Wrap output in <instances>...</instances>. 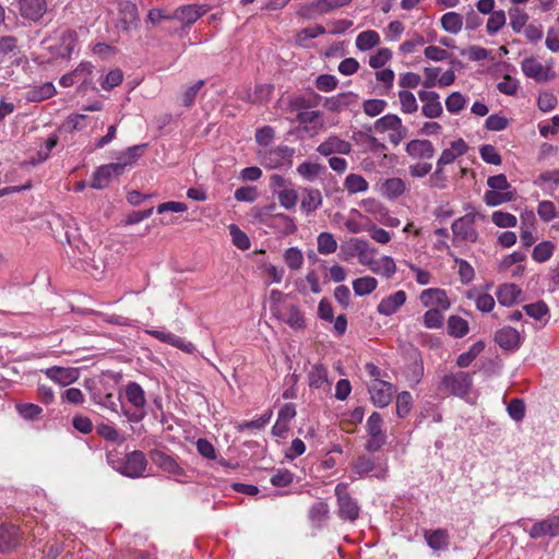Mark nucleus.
I'll return each mask as SVG.
<instances>
[{"label": "nucleus", "mask_w": 559, "mask_h": 559, "mask_svg": "<svg viewBox=\"0 0 559 559\" xmlns=\"http://www.w3.org/2000/svg\"><path fill=\"white\" fill-rule=\"evenodd\" d=\"M352 0H314L309 4H301L297 14L305 19L328 14L336 9L348 5Z\"/></svg>", "instance_id": "423d86ee"}, {"label": "nucleus", "mask_w": 559, "mask_h": 559, "mask_svg": "<svg viewBox=\"0 0 559 559\" xmlns=\"http://www.w3.org/2000/svg\"><path fill=\"white\" fill-rule=\"evenodd\" d=\"M328 514L329 506L326 502L323 501L314 503L309 511V516L311 521L318 523V525H320L324 520H326Z\"/></svg>", "instance_id": "680f3d73"}, {"label": "nucleus", "mask_w": 559, "mask_h": 559, "mask_svg": "<svg viewBox=\"0 0 559 559\" xmlns=\"http://www.w3.org/2000/svg\"><path fill=\"white\" fill-rule=\"evenodd\" d=\"M344 187L350 194H354L367 191L369 186L362 176L349 174L344 180Z\"/></svg>", "instance_id": "4c0bfd02"}, {"label": "nucleus", "mask_w": 559, "mask_h": 559, "mask_svg": "<svg viewBox=\"0 0 559 559\" xmlns=\"http://www.w3.org/2000/svg\"><path fill=\"white\" fill-rule=\"evenodd\" d=\"M76 33L71 29L63 31L58 43L48 47L52 56L58 58H69L76 46Z\"/></svg>", "instance_id": "f8f14e48"}, {"label": "nucleus", "mask_w": 559, "mask_h": 559, "mask_svg": "<svg viewBox=\"0 0 559 559\" xmlns=\"http://www.w3.org/2000/svg\"><path fill=\"white\" fill-rule=\"evenodd\" d=\"M507 411L509 416L515 421H521L525 416V405L520 399L511 400Z\"/></svg>", "instance_id": "69168bd1"}, {"label": "nucleus", "mask_w": 559, "mask_h": 559, "mask_svg": "<svg viewBox=\"0 0 559 559\" xmlns=\"http://www.w3.org/2000/svg\"><path fill=\"white\" fill-rule=\"evenodd\" d=\"M124 399L129 407L120 403L121 414L130 423H139L146 416V396L142 386L136 382H128L124 388Z\"/></svg>", "instance_id": "f257e3e1"}, {"label": "nucleus", "mask_w": 559, "mask_h": 559, "mask_svg": "<svg viewBox=\"0 0 559 559\" xmlns=\"http://www.w3.org/2000/svg\"><path fill=\"white\" fill-rule=\"evenodd\" d=\"M407 154L413 158L430 159L435 155V147L429 140H412L406 145Z\"/></svg>", "instance_id": "393cba45"}, {"label": "nucleus", "mask_w": 559, "mask_h": 559, "mask_svg": "<svg viewBox=\"0 0 559 559\" xmlns=\"http://www.w3.org/2000/svg\"><path fill=\"white\" fill-rule=\"evenodd\" d=\"M228 228L233 239V243L241 250L249 249L250 240L248 236L235 224L229 225Z\"/></svg>", "instance_id": "4d7b16f0"}, {"label": "nucleus", "mask_w": 559, "mask_h": 559, "mask_svg": "<svg viewBox=\"0 0 559 559\" xmlns=\"http://www.w3.org/2000/svg\"><path fill=\"white\" fill-rule=\"evenodd\" d=\"M348 249L345 260L357 255V258L366 251L370 245L367 240L361 238H350L347 242Z\"/></svg>", "instance_id": "5fc2aeb1"}, {"label": "nucleus", "mask_w": 559, "mask_h": 559, "mask_svg": "<svg viewBox=\"0 0 559 559\" xmlns=\"http://www.w3.org/2000/svg\"><path fill=\"white\" fill-rule=\"evenodd\" d=\"M418 97L424 103L421 112L425 117L432 119L442 115L443 108L438 93L433 91H419Z\"/></svg>", "instance_id": "dca6fc26"}, {"label": "nucleus", "mask_w": 559, "mask_h": 559, "mask_svg": "<svg viewBox=\"0 0 559 559\" xmlns=\"http://www.w3.org/2000/svg\"><path fill=\"white\" fill-rule=\"evenodd\" d=\"M444 317L439 309L432 308L424 314V325L427 329H439L443 325Z\"/></svg>", "instance_id": "6e6d98bb"}, {"label": "nucleus", "mask_w": 559, "mask_h": 559, "mask_svg": "<svg viewBox=\"0 0 559 559\" xmlns=\"http://www.w3.org/2000/svg\"><path fill=\"white\" fill-rule=\"evenodd\" d=\"M271 311L278 320L286 322L294 330H301L306 326V320L299 308L295 305H290L287 308V317L281 313L277 306H272Z\"/></svg>", "instance_id": "aec40b11"}, {"label": "nucleus", "mask_w": 559, "mask_h": 559, "mask_svg": "<svg viewBox=\"0 0 559 559\" xmlns=\"http://www.w3.org/2000/svg\"><path fill=\"white\" fill-rule=\"evenodd\" d=\"M485 221L486 216L479 212L472 211L455 219L451 229L455 239L461 241L477 242L479 234L475 228L476 221Z\"/></svg>", "instance_id": "7ed1b4c3"}, {"label": "nucleus", "mask_w": 559, "mask_h": 559, "mask_svg": "<svg viewBox=\"0 0 559 559\" xmlns=\"http://www.w3.org/2000/svg\"><path fill=\"white\" fill-rule=\"evenodd\" d=\"M97 433L104 439L122 443L124 441V436L118 429H116L112 425L109 424H99L96 427Z\"/></svg>", "instance_id": "c03bdc74"}, {"label": "nucleus", "mask_w": 559, "mask_h": 559, "mask_svg": "<svg viewBox=\"0 0 559 559\" xmlns=\"http://www.w3.org/2000/svg\"><path fill=\"white\" fill-rule=\"evenodd\" d=\"M522 294V289L512 283H504L500 285L496 292L498 302L504 307L514 305Z\"/></svg>", "instance_id": "bb28decb"}, {"label": "nucleus", "mask_w": 559, "mask_h": 559, "mask_svg": "<svg viewBox=\"0 0 559 559\" xmlns=\"http://www.w3.org/2000/svg\"><path fill=\"white\" fill-rule=\"evenodd\" d=\"M147 144L133 145L128 147L118 158L117 164L123 166V173L128 166H132L143 154Z\"/></svg>", "instance_id": "7c9ffc66"}, {"label": "nucleus", "mask_w": 559, "mask_h": 559, "mask_svg": "<svg viewBox=\"0 0 559 559\" xmlns=\"http://www.w3.org/2000/svg\"><path fill=\"white\" fill-rule=\"evenodd\" d=\"M314 104L311 103L309 99H307L304 96H294L289 98L287 104V111L288 112H296L304 111L310 107H312Z\"/></svg>", "instance_id": "338daca9"}, {"label": "nucleus", "mask_w": 559, "mask_h": 559, "mask_svg": "<svg viewBox=\"0 0 559 559\" xmlns=\"http://www.w3.org/2000/svg\"><path fill=\"white\" fill-rule=\"evenodd\" d=\"M514 199V192L512 191H491L488 190L484 194V202L488 206H498L503 203L510 202Z\"/></svg>", "instance_id": "72a5a7b5"}, {"label": "nucleus", "mask_w": 559, "mask_h": 559, "mask_svg": "<svg viewBox=\"0 0 559 559\" xmlns=\"http://www.w3.org/2000/svg\"><path fill=\"white\" fill-rule=\"evenodd\" d=\"M295 148L287 145L265 147L259 152L261 164L270 169L292 167Z\"/></svg>", "instance_id": "20e7f679"}, {"label": "nucleus", "mask_w": 559, "mask_h": 559, "mask_svg": "<svg viewBox=\"0 0 559 559\" xmlns=\"http://www.w3.org/2000/svg\"><path fill=\"white\" fill-rule=\"evenodd\" d=\"M277 198L280 204L286 210H292L296 206L298 194L295 189L290 186L288 188L282 189L277 192Z\"/></svg>", "instance_id": "3c124183"}, {"label": "nucleus", "mask_w": 559, "mask_h": 559, "mask_svg": "<svg viewBox=\"0 0 559 559\" xmlns=\"http://www.w3.org/2000/svg\"><path fill=\"white\" fill-rule=\"evenodd\" d=\"M350 143L335 135L329 136L317 148V152L323 156H330L332 154L347 155L350 153Z\"/></svg>", "instance_id": "a211bd4d"}, {"label": "nucleus", "mask_w": 559, "mask_h": 559, "mask_svg": "<svg viewBox=\"0 0 559 559\" xmlns=\"http://www.w3.org/2000/svg\"><path fill=\"white\" fill-rule=\"evenodd\" d=\"M405 190V181L397 177L385 179L380 186V193L389 200L397 199Z\"/></svg>", "instance_id": "c85d7f7f"}, {"label": "nucleus", "mask_w": 559, "mask_h": 559, "mask_svg": "<svg viewBox=\"0 0 559 559\" xmlns=\"http://www.w3.org/2000/svg\"><path fill=\"white\" fill-rule=\"evenodd\" d=\"M555 246L551 241H543L536 245L532 252V258L539 263L548 261L554 253Z\"/></svg>", "instance_id": "79ce46f5"}, {"label": "nucleus", "mask_w": 559, "mask_h": 559, "mask_svg": "<svg viewBox=\"0 0 559 559\" xmlns=\"http://www.w3.org/2000/svg\"><path fill=\"white\" fill-rule=\"evenodd\" d=\"M413 405V397L409 392L403 391L396 397V414L399 417H405Z\"/></svg>", "instance_id": "13d9d810"}, {"label": "nucleus", "mask_w": 559, "mask_h": 559, "mask_svg": "<svg viewBox=\"0 0 559 559\" xmlns=\"http://www.w3.org/2000/svg\"><path fill=\"white\" fill-rule=\"evenodd\" d=\"M371 401L377 407L388 406L393 396V385L381 379H372L368 384Z\"/></svg>", "instance_id": "1a4fd4ad"}, {"label": "nucleus", "mask_w": 559, "mask_h": 559, "mask_svg": "<svg viewBox=\"0 0 559 559\" xmlns=\"http://www.w3.org/2000/svg\"><path fill=\"white\" fill-rule=\"evenodd\" d=\"M123 174V166L117 163L103 165L96 169L93 175L91 187L94 189L106 188L112 178H117Z\"/></svg>", "instance_id": "9d476101"}, {"label": "nucleus", "mask_w": 559, "mask_h": 559, "mask_svg": "<svg viewBox=\"0 0 559 559\" xmlns=\"http://www.w3.org/2000/svg\"><path fill=\"white\" fill-rule=\"evenodd\" d=\"M472 384V374L465 371L445 374L441 381L442 389L460 397L469 393Z\"/></svg>", "instance_id": "0eeeda50"}, {"label": "nucleus", "mask_w": 559, "mask_h": 559, "mask_svg": "<svg viewBox=\"0 0 559 559\" xmlns=\"http://www.w3.org/2000/svg\"><path fill=\"white\" fill-rule=\"evenodd\" d=\"M352 97V93H341L336 96L326 98L323 105L329 111L337 112L349 105Z\"/></svg>", "instance_id": "a19ab883"}, {"label": "nucleus", "mask_w": 559, "mask_h": 559, "mask_svg": "<svg viewBox=\"0 0 559 559\" xmlns=\"http://www.w3.org/2000/svg\"><path fill=\"white\" fill-rule=\"evenodd\" d=\"M530 537L537 539L544 536L556 537L559 536V518H547L543 521L536 522L528 532Z\"/></svg>", "instance_id": "f3484780"}, {"label": "nucleus", "mask_w": 559, "mask_h": 559, "mask_svg": "<svg viewBox=\"0 0 559 559\" xmlns=\"http://www.w3.org/2000/svg\"><path fill=\"white\" fill-rule=\"evenodd\" d=\"M419 299L425 307L438 306L442 310L450 308L449 298L445 292L440 288H428L423 290Z\"/></svg>", "instance_id": "4be33fe9"}, {"label": "nucleus", "mask_w": 559, "mask_h": 559, "mask_svg": "<svg viewBox=\"0 0 559 559\" xmlns=\"http://www.w3.org/2000/svg\"><path fill=\"white\" fill-rule=\"evenodd\" d=\"M480 156L487 164L500 165L502 162L496 147L490 144H485L480 147Z\"/></svg>", "instance_id": "774afa93"}, {"label": "nucleus", "mask_w": 559, "mask_h": 559, "mask_svg": "<svg viewBox=\"0 0 559 559\" xmlns=\"http://www.w3.org/2000/svg\"><path fill=\"white\" fill-rule=\"evenodd\" d=\"M424 537L433 550H445L450 544L449 533L442 528L425 531Z\"/></svg>", "instance_id": "cd10ccee"}, {"label": "nucleus", "mask_w": 559, "mask_h": 559, "mask_svg": "<svg viewBox=\"0 0 559 559\" xmlns=\"http://www.w3.org/2000/svg\"><path fill=\"white\" fill-rule=\"evenodd\" d=\"M379 34L376 31L371 29L361 32L356 38V47L361 51L369 50L374 46L379 45Z\"/></svg>", "instance_id": "f704fd0d"}, {"label": "nucleus", "mask_w": 559, "mask_h": 559, "mask_svg": "<svg viewBox=\"0 0 559 559\" xmlns=\"http://www.w3.org/2000/svg\"><path fill=\"white\" fill-rule=\"evenodd\" d=\"M527 316L535 320H542L549 312L548 306L544 301H537L524 306Z\"/></svg>", "instance_id": "052dcab7"}, {"label": "nucleus", "mask_w": 559, "mask_h": 559, "mask_svg": "<svg viewBox=\"0 0 559 559\" xmlns=\"http://www.w3.org/2000/svg\"><path fill=\"white\" fill-rule=\"evenodd\" d=\"M405 301L406 293L404 290H397L394 294L383 298L379 302L377 310L380 314L392 316L405 304Z\"/></svg>", "instance_id": "5701e85b"}, {"label": "nucleus", "mask_w": 559, "mask_h": 559, "mask_svg": "<svg viewBox=\"0 0 559 559\" xmlns=\"http://www.w3.org/2000/svg\"><path fill=\"white\" fill-rule=\"evenodd\" d=\"M44 372L51 381L63 386L75 382L79 378V370L76 368L53 366L47 368Z\"/></svg>", "instance_id": "6ab92c4d"}, {"label": "nucleus", "mask_w": 559, "mask_h": 559, "mask_svg": "<svg viewBox=\"0 0 559 559\" xmlns=\"http://www.w3.org/2000/svg\"><path fill=\"white\" fill-rule=\"evenodd\" d=\"M16 411L26 420H38L43 413V408L33 403L17 404Z\"/></svg>", "instance_id": "de8ad7c7"}, {"label": "nucleus", "mask_w": 559, "mask_h": 559, "mask_svg": "<svg viewBox=\"0 0 559 559\" xmlns=\"http://www.w3.org/2000/svg\"><path fill=\"white\" fill-rule=\"evenodd\" d=\"M19 11L23 19L37 22L47 11L46 0H19Z\"/></svg>", "instance_id": "2eb2a0df"}, {"label": "nucleus", "mask_w": 559, "mask_h": 559, "mask_svg": "<svg viewBox=\"0 0 559 559\" xmlns=\"http://www.w3.org/2000/svg\"><path fill=\"white\" fill-rule=\"evenodd\" d=\"M93 400L97 405L117 415H122L119 412L120 403H122L121 394H119L118 397H115L111 392H108L106 389L98 388L93 391Z\"/></svg>", "instance_id": "412c9836"}, {"label": "nucleus", "mask_w": 559, "mask_h": 559, "mask_svg": "<svg viewBox=\"0 0 559 559\" xmlns=\"http://www.w3.org/2000/svg\"><path fill=\"white\" fill-rule=\"evenodd\" d=\"M521 68L523 73L537 82H545L548 80L547 69L536 58L531 57L522 61Z\"/></svg>", "instance_id": "a878e982"}, {"label": "nucleus", "mask_w": 559, "mask_h": 559, "mask_svg": "<svg viewBox=\"0 0 559 559\" xmlns=\"http://www.w3.org/2000/svg\"><path fill=\"white\" fill-rule=\"evenodd\" d=\"M56 93V88L52 83L47 82L40 86L31 88L26 94V99L29 102H43L50 98Z\"/></svg>", "instance_id": "2f4dec72"}, {"label": "nucleus", "mask_w": 559, "mask_h": 559, "mask_svg": "<svg viewBox=\"0 0 559 559\" xmlns=\"http://www.w3.org/2000/svg\"><path fill=\"white\" fill-rule=\"evenodd\" d=\"M392 58V52L389 48H380L374 55L369 58V66L373 69L382 68Z\"/></svg>", "instance_id": "0e129e2a"}, {"label": "nucleus", "mask_w": 559, "mask_h": 559, "mask_svg": "<svg viewBox=\"0 0 559 559\" xmlns=\"http://www.w3.org/2000/svg\"><path fill=\"white\" fill-rule=\"evenodd\" d=\"M122 80H123L122 71L120 69H115L105 75V78L100 82V86L105 91H110L114 87L120 85Z\"/></svg>", "instance_id": "bf43d9fd"}, {"label": "nucleus", "mask_w": 559, "mask_h": 559, "mask_svg": "<svg viewBox=\"0 0 559 559\" xmlns=\"http://www.w3.org/2000/svg\"><path fill=\"white\" fill-rule=\"evenodd\" d=\"M22 542L20 528L12 524L0 525V551L9 552L15 549Z\"/></svg>", "instance_id": "4468645a"}, {"label": "nucleus", "mask_w": 559, "mask_h": 559, "mask_svg": "<svg viewBox=\"0 0 559 559\" xmlns=\"http://www.w3.org/2000/svg\"><path fill=\"white\" fill-rule=\"evenodd\" d=\"M492 223L500 228L515 227L518 219L516 217L507 212L496 211L491 215Z\"/></svg>", "instance_id": "603ef678"}, {"label": "nucleus", "mask_w": 559, "mask_h": 559, "mask_svg": "<svg viewBox=\"0 0 559 559\" xmlns=\"http://www.w3.org/2000/svg\"><path fill=\"white\" fill-rule=\"evenodd\" d=\"M353 471L359 477L372 476L378 479H385L389 467L386 459L379 461L368 455H360L354 462Z\"/></svg>", "instance_id": "39448f33"}, {"label": "nucleus", "mask_w": 559, "mask_h": 559, "mask_svg": "<svg viewBox=\"0 0 559 559\" xmlns=\"http://www.w3.org/2000/svg\"><path fill=\"white\" fill-rule=\"evenodd\" d=\"M448 332L453 337H463L468 332V323L461 317L451 316L448 321Z\"/></svg>", "instance_id": "ea45409f"}, {"label": "nucleus", "mask_w": 559, "mask_h": 559, "mask_svg": "<svg viewBox=\"0 0 559 559\" xmlns=\"http://www.w3.org/2000/svg\"><path fill=\"white\" fill-rule=\"evenodd\" d=\"M508 13L510 16V25L512 29L515 33H520L528 21V14L518 7L510 8Z\"/></svg>", "instance_id": "58836bf2"}, {"label": "nucleus", "mask_w": 559, "mask_h": 559, "mask_svg": "<svg viewBox=\"0 0 559 559\" xmlns=\"http://www.w3.org/2000/svg\"><path fill=\"white\" fill-rule=\"evenodd\" d=\"M378 286V281L371 276L356 278L353 282V289L357 296L371 294Z\"/></svg>", "instance_id": "e433bc0d"}, {"label": "nucleus", "mask_w": 559, "mask_h": 559, "mask_svg": "<svg viewBox=\"0 0 559 559\" xmlns=\"http://www.w3.org/2000/svg\"><path fill=\"white\" fill-rule=\"evenodd\" d=\"M284 261L290 270H299L304 264V255L297 247H290L285 250Z\"/></svg>", "instance_id": "49530a36"}, {"label": "nucleus", "mask_w": 559, "mask_h": 559, "mask_svg": "<svg viewBox=\"0 0 559 559\" xmlns=\"http://www.w3.org/2000/svg\"><path fill=\"white\" fill-rule=\"evenodd\" d=\"M309 385L319 389L328 381V370L322 365H314L308 374Z\"/></svg>", "instance_id": "37998d69"}, {"label": "nucleus", "mask_w": 559, "mask_h": 559, "mask_svg": "<svg viewBox=\"0 0 559 559\" xmlns=\"http://www.w3.org/2000/svg\"><path fill=\"white\" fill-rule=\"evenodd\" d=\"M441 26L450 34H457L463 27V17L456 12H448L441 17Z\"/></svg>", "instance_id": "473e14b6"}, {"label": "nucleus", "mask_w": 559, "mask_h": 559, "mask_svg": "<svg viewBox=\"0 0 559 559\" xmlns=\"http://www.w3.org/2000/svg\"><path fill=\"white\" fill-rule=\"evenodd\" d=\"M402 111L405 114H413L417 111L418 104L415 95L408 91H401L399 93Z\"/></svg>", "instance_id": "864d4df0"}, {"label": "nucleus", "mask_w": 559, "mask_h": 559, "mask_svg": "<svg viewBox=\"0 0 559 559\" xmlns=\"http://www.w3.org/2000/svg\"><path fill=\"white\" fill-rule=\"evenodd\" d=\"M465 106V98L459 92L451 93L445 99V107L451 114L460 112Z\"/></svg>", "instance_id": "e2e57ef3"}, {"label": "nucleus", "mask_w": 559, "mask_h": 559, "mask_svg": "<svg viewBox=\"0 0 559 559\" xmlns=\"http://www.w3.org/2000/svg\"><path fill=\"white\" fill-rule=\"evenodd\" d=\"M118 12L122 31L130 32L139 26L140 15L136 4L122 0L118 3Z\"/></svg>", "instance_id": "9b49d317"}, {"label": "nucleus", "mask_w": 559, "mask_h": 559, "mask_svg": "<svg viewBox=\"0 0 559 559\" xmlns=\"http://www.w3.org/2000/svg\"><path fill=\"white\" fill-rule=\"evenodd\" d=\"M207 12L206 5L187 4L177 8L171 14L173 20H178L186 26L195 23L201 16Z\"/></svg>", "instance_id": "ddd939ff"}, {"label": "nucleus", "mask_w": 559, "mask_h": 559, "mask_svg": "<svg viewBox=\"0 0 559 559\" xmlns=\"http://www.w3.org/2000/svg\"><path fill=\"white\" fill-rule=\"evenodd\" d=\"M322 194L320 190L313 189V188H305L304 189V197L301 200V209L307 212L311 213L314 212L317 209H319L322 205Z\"/></svg>", "instance_id": "c756f323"}, {"label": "nucleus", "mask_w": 559, "mask_h": 559, "mask_svg": "<svg viewBox=\"0 0 559 559\" xmlns=\"http://www.w3.org/2000/svg\"><path fill=\"white\" fill-rule=\"evenodd\" d=\"M323 170L322 165L309 162H304L297 167V173L309 181L314 180Z\"/></svg>", "instance_id": "a18cd8bd"}, {"label": "nucleus", "mask_w": 559, "mask_h": 559, "mask_svg": "<svg viewBox=\"0 0 559 559\" xmlns=\"http://www.w3.org/2000/svg\"><path fill=\"white\" fill-rule=\"evenodd\" d=\"M495 341L497 344L508 350L516 349L521 344V337L518 330L511 326H504L496 332Z\"/></svg>", "instance_id": "b1692460"}, {"label": "nucleus", "mask_w": 559, "mask_h": 559, "mask_svg": "<svg viewBox=\"0 0 559 559\" xmlns=\"http://www.w3.org/2000/svg\"><path fill=\"white\" fill-rule=\"evenodd\" d=\"M335 495L338 502V515L343 520L355 521L359 514L357 502L347 492L346 485L337 484Z\"/></svg>", "instance_id": "6e6552de"}, {"label": "nucleus", "mask_w": 559, "mask_h": 559, "mask_svg": "<svg viewBox=\"0 0 559 559\" xmlns=\"http://www.w3.org/2000/svg\"><path fill=\"white\" fill-rule=\"evenodd\" d=\"M111 467L129 478H139L144 476L147 466V460L142 451L134 450L123 457L114 459L108 456Z\"/></svg>", "instance_id": "f03ea898"}, {"label": "nucleus", "mask_w": 559, "mask_h": 559, "mask_svg": "<svg viewBox=\"0 0 559 559\" xmlns=\"http://www.w3.org/2000/svg\"><path fill=\"white\" fill-rule=\"evenodd\" d=\"M402 126V120L396 115H385L378 119L374 122V128L377 131L383 132L386 130L394 131L395 129H399Z\"/></svg>", "instance_id": "09e8293b"}, {"label": "nucleus", "mask_w": 559, "mask_h": 559, "mask_svg": "<svg viewBox=\"0 0 559 559\" xmlns=\"http://www.w3.org/2000/svg\"><path fill=\"white\" fill-rule=\"evenodd\" d=\"M507 22L506 13L502 10L493 11L487 21L486 29L488 34L493 35L498 33Z\"/></svg>", "instance_id": "8fccbe9b"}, {"label": "nucleus", "mask_w": 559, "mask_h": 559, "mask_svg": "<svg viewBox=\"0 0 559 559\" xmlns=\"http://www.w3.org/2000/svg\"><path fill=\"white\" fill-rule=\"evenodd\" d=\"M318 252L321 254L334 253L337 249V242L331 233L323 231L317 237Z\"/></svg>", "instance_id": "c9c22d12"}]
</instances>
